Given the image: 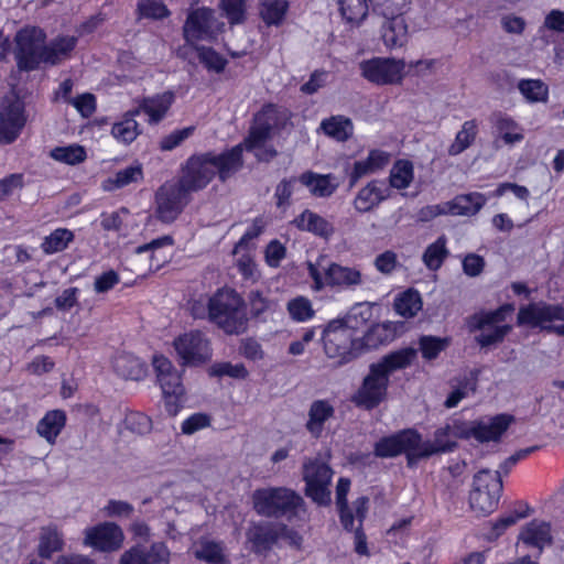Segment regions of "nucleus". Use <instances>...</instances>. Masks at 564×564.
Returning <instances> with one entry per match:
<instances>
[{
  "label": "nucleus",
  "mask_w": 564,
  "mask_h": 564,
  "mask_svg": "<svg viewBox=\"0 0 564 564\" xmlns=\"http://www.w3.org/2000/svg\"><path fill=\"white\" fill-rule=\"evenodd\" d=\"M518 89L529 102H545L549 98V87L540 79H521Z\"/></svg>",
  "instance_id": "obj_47"
},
{
  "label": "nucleus",
  "mask_w": 564,
  "mask_h": 564,
  "mask_svg": "<svg viewBox=\"0 0 564 564\" xmlns=\"http://www.w3.org/2000/svg\"><path fill=\"white\" fill-rule=\"evenodd\" d=\"M544 31L564 34V11L560 9H552L544 17V21L539 29V33L542 34Z\"/></svg>",
  "instance_id": "obj_64"
},
{
  "label": "nucleus",
  "mask_w": 564,
  "mask_h": 564,
  "mask_svg": "<svg viewBox=\"0 0 564 564\" xmlns=\"http://www.w3.org/2000/svg\"><path fill=\"white\" fill-rule=\"evenodd\" d=\"M174 349L185 366H198L207 362L213 355L209 339L199 330H191L176 337Z\"/></svg>",
  "instance_id": "obj_16"
},
{
  "label": "nucleus",
  "mask_w": 564,
  "mask_h": 564,
  "mask_svg": "<svg viewBox=\"0 0 564 564\" xmlns=\"http://www.w3.org/2000/svg\"><path fill=\"white\" fill-rule=\"evenodd\" d=\"M332 478L333 470L327 464L318 459H310L304 463L305 494L317 505L326 506L330 502L329 485Z\"/></svg>",
  "instance_id": "obj_15"
},
{
  "label": "nucleus",
  "mask_w": 564,
  "mask_h": 564,
  "mask_svg": "<svg viewBox=\"0 0 564 564\" xmlns=\"http://www.w3.org/2000/svg\"><path fill=\"white\" fill-rule=\"evenodd\" d=\"M197 56L199 62L210 72L221 73L226 65L227 59L219 53L210 47L197 46Z\"/></svg>",
  "instance_id": "obj_57"
},
{
  "label": "nucleus",
  "mask_w": 564,
  "mask_h": 564,
  "mask_svg": "<svg viewBox=\"0 0 564 564\" xmlns=\"http://www.w3.org/2000/svg\"><path fill=\"white\" fill-rule=\"evenodd\" d=\"M350 479L341 477L338 479L336 486V506L339 511L340 522L343 527L348 531L354 530V522L356 516L354 506L349 507L347 501V495L350 490Z\"/></svg>",
  "instance_id": "obj_36"
},
{
  "label": "nucleus",
  "mask_w": 564,
  "mask_h": 564,
  "mask_svg": "<svg viewBox=\"0 0 564 564\" xmlns=\"http://www.w3.org/2000/svg\"><path fill=\"white\" fill-rule=\"evenodd\" d=\"M170 558L166 544L154 542L150 546H132L121 555L119 564H170Z\"/></svg>",
  "instance_id": "obj_24"
},
{
  "label": "nucleus",
  "mask_w": 564,
  "mask_h": 564,
  "mask_svg": "<svg viewBox=\"0 0 564 564\" xmlns=\"http://www.w3.org/2000/svg\"><path fill=\"white\" fill-rule=\"evenodd\" d=\"M369 507V499L367 497H359L354 501L355 520L358 521V527L355 530V551L360 555L368 554L367 538L361 530L362 522L367 516Z\"/></svg>",
  "instance_id": "obj_43"
},
{
  "label": "nucleus",
  "mask_w": 564,
  "mask_h": 564,
  "mask_svg": "<svg viewBox=\"0 0 564 564\" xmlns=\"http://www.w3.org/2000/svg\"><path fill=\"white\" fill-rule=\"evenodd\" d=\"M141 18L160 20L170 14L166 6L160 0H141L138 4Z\"/></svg>",
  "instance_id": "obj_60"
},
{
  "label": "nucleus",
  "mask_w": 564,
  "mask_h": 564,
  "mask_svg": "<svg viewBox=\"0 0 564 564\" xmlns=\"http://www.w3.org/2000/svg\"><path fill=\"white\" fill-rule=\"evenodd\" d=\"M321 129L337 141H346L352 135L354 126L351 120L344 116H333L321 122Z\"/></svg>",
  "instance_id": "obj_41"
},
{
  "label": "nucleus",
  "mask_w": 564,
  "mask_h": 564,
  "mask_svg": "<svg viewBox=\"0 0 564 564\" xmlns=\"http://www.w3.org/2000/svg\"><path fill=\"white\" fill-rule=\"evenodd\" d=\"M210 375L216 377H230L235 379H245L248 377V370L242 364L218 362L212 366Z\"/></svg>",
  "instance_id": "obj_63"
},
{
  "label": "nucleus",
  "mask_w": 564,
  "mask_h": 564,
  "mask_svg": "<svg viewBox=\"0 0 564 564\" xmlns=\"http://www.w3.org/2000/svg\"><path fill=\"white\" fill-rule=\"evenodd\" d=\"M63 546L62 534L54 525L43 527L39 536V555L43 558H50L53 553L59 551Z\"/></svg>",
  "instance_id": "obj_42"
},
{
  "label": "nucleus",
  "mask_w": 564,
  "mask_h": 564,
  "mask_svg": "<svg viewBox=\"0 0 564 564\" xmlns=\"http://www.w3.org/2000/svg\"><path fill=\"white\" fill-rule=\"evenodd\" d=\"M465 422L454 421L437 429L433 441H422L419 434L417 458L430 457L437 453L452 452L456 446L457 438H465Z\"/></svg>",
  "instance_id": "obj_18"
},
{
  "label": "nucleus",
  "mask_w": 564,
  "mask_h": 564,
  "mask_svg": "<svg viewBox=\"0 0 564 564\" xmlns=\"http://www.w3.org/2000/svg\"><path fill=\"white\" fill-rule=\"evenodd\" d=\"M478 133L476 120L465 121L462 129L456 133L453 143L448 148L449 155H458L468 149L475 141Z\"/></svg>",
  "instance_id": "obj_44"
},
{
  "label": "nucleus",
  "mask_w": 564,
  "mask_h": 564,
  "mask_svg": "<svg viewBox=\"0 0 564 564\" xmlns=\"http://www.w3.org/2000/svg\"><path fill=\"white\" fill-rule=\"evenodd\" d=\"M414 178V169L412 162L408 160H398L390 171V185L397 189H404L410 186Z\"/></svg>",
  "instance_id": "obj_46"
},
{
  "label": "nucleus",
  "mask_w": 564,
  "mask_h": 564,
  "mask_svg": "<svg viewBox=\"0 0 564 564\" xmlns=\"http://www.w3.org/2000/svg\"><path fill=\"white\" fill-rule=\"evenodd\" d=\"M557 321H564V306L560 304L531 303L521 307L518 313L519 325L539 327L564 336V324L560 326L552 325L553 322Z\"/></svg>",
  "instance_id": "obj_14"
},
{
  "label": "nucleus",
  "mask_w": 564,
  "mask_h": 564,
  "mask_svg": "<svg viewBox=\"0 0 564 564\" xmlns=\"http://www.w3.org/2000/svg\"><path fill=\"white\" fill-rule=\"evenodd\" d=\"M383 21L380 26V39L389 51L400 50L406 46L411 37L408 19L401 12L399 1L388 2L387 7H377Z\"/></svg>",
  "instance_id": "obj_13"
},
{
  "label": "nucleus",
  "mask_w": 564,
  "mask_h": 564,
  "mask_svg": "<svg viewBox=\"0 0 564 564\" xmlns=\"http://www.w3.org/2000/svg\"><path fill=\"white\" fill-rule=\"evenodd\" d=\"M496 127L507 144H514L523 140L522 132L510 117L499 116L496 120Z\"/></svg>",
  "instance_id": "obj_56"
},
{
  "label": "nucleus",
  "mask_w": 564,
  "mask_h": 564,
  "mask_svg": "<svg viewBox=\"0 0 564 564\" xmlns=\"http://www.w3.org/2000/svg\"><path fill=\"white\" fill-rule=\"evenodd\" d=\"M415 348L405 347L383 356L371 364L369 373L355 395V402L366 409L377 406L387 395L389 377L397 370L409 367L416 358Z\"/></svg>",
  "instance_id": "obj_2"
},
{
  "label": "nucleus",
  "mask_w": 564,
  "mask_h": 564,
  "mask_svg": "<svg viewBox=\"0 0 564 564\" xmlns=\"http://www.w3.org/2000/svg\"><path fill=\"white\" fill-rule=\"evenodd\" d=\"M339 10L347 23L358 25L368 13L366 0H340Z\"/></svg>",
  "instance_id": "obj_50"
},
{
  "label": "nucleus",
  "mask_w": 564,
  "mask_h": 564,
  "mask_svg": "<svg viewBox=\"0 0 564 564\" xmlns=\"http://www.w3.org/2000/svg\"><path fill=\"white\" fill-rule=\"evenodd\" d=\"M512 417L507 414H499L494 417L484 419L474 422H465V438L474 437L478 442L498 441L507 431Z\"/></svg>",
  "instance_id": "obj_23"
},
{
  "label": "nucleus",
  "mask_w": 564,
  "mask_h": 564,
  "mask_svg": "<svg viewBox=\"0 0 564 564\" xmlns=\"http://www.w3.org/2000/svg\"><path fill=\"white\" fill-rule=\"evenodd\" d=\"M476 382L474 379L468 378L464 381L459 382L457 387L449 393L448 398L445 401V406L447 409H452L457 406V404L468 395L475 392Z\"/></svg>",
  "instance_id": "obj_62"
},
{
  "label": "nucleus",
  "mask_w": 564,
  "mask_h": 564,
  "mask_svg": "<svg viewBox=\"0 0 564 564\" xmlns=\"http://www.w3.org/2000/svg\"><path fill=\"white\" fill-rule=\"evenodd\" d=\"M394 337V329L389 323H379L372 325L361 338H359L360 352L364 349H376L381 345H387Z\"/></svg>",
  "instance_id": "obj_37"
},
{
  "label": "nucleus",
  "mask_w": 564,
  "mask_h": 564,
  "mask_svg": "<svg viewBox=\"0 0 564 564\" xmlns=\"http://www.w3.org/2000/svg\"><path fill=\"white\" fill-rule=\"evenodd\" d=\"M389 195V187L382 181L372 180L357 192L352 205L356 212L365 214L378 207Z\"/></svg>",
  "instance_id": "obj_26"
},
{
  "label": "nucleus",
  "mask_w": 564,
  "mask_h": 564,
  "mask_svg": "<svg viewBox=\"0 0 564 564\" xmlns=\"http://www.w3.org/2000/svg\"><path fill=\"white\" fill-rule=\"evenodd\" d=\"M278 523H253L246 533L247 542L251 551L259 555H265L279 541Z\"/></svg>",
  "instance_id": "obj_25"
},
{
  "label": "nucleus",
  "mask_w": 564,
  "mask_h": 564,
  "mask_svg": "<svg viewBox=\"0 0 564 564\" xmlns=\"http://www.w3.org/2000/svg\"><path fill=\"white\" fill-rule=\"evenodd\" d=\"M152 364L162 389L165 410L175 416L183 405L185 393L181 373L171 360L162 355L154 356Z\"/></svg>",
  "instance_id": "obj_12"
},
{
  "label": "nucleus",
  "mask_w": 564,
  "mask_h": 564,
  "mask_svg": "<svg viewBox=\"0 0 564 564\" xmlns=\"http://www.w3.org/2000/svg\"><path fill=\"white\" fill-rule=\"evenodd\" d=\"M175 100L172 91H164L152 97H147L139 104V113L142 111L149 117L150 123H158L166 116Z\"/></svg>",
  "instance_id": "obj_30"
},
{
  "label": "nucleus",
  "mask_w": 564,
  "mask_h": 564,
  "mask_svg": "<svg viewBox=\"0 0 564 564\" xmlns=\"http://www.w3.org/2000/svg\"><path fill=\"white\" fill-rule=\"evenodd\" d=\"M74 234L66 228H58L46 236L41 245L44 253L53 254L65 250L73 241Z\"/></svg>",
  "instance_id": "obj_48"
},
{
  "label": "nucleus",
  "mask_w": 564,
  "mask_h": 564,
  "mask_svg": "<svg viewBox=\"0 0 564 564\" xmlns=\"http://www.w3.org/2000/svg\"><path fill=\"white\" fill-rule=\"evenodd\" d=\"M84 533L85 545L104 552L118 550L124 540L122 529L113 522H104L87 528Z\"/></svg>",
  "instance_id": "obj_22"
},
{
  "label": "nucleus",
  "mask_w": 564,
  "mask_h": 564,
  "mask_svg": "<svg viewBox=\"0 0 564 564\" xmlns=\"http://www.w3.org/2000/svg\"><path fill=\"white\" fill-rule=\"evenodd\" d=\"M225 23L215 17V12L208 8H199L193 11L184 25V34L187 41H210L223 32Z\"/></svg>",
  "instance_id": "obj_19"
},
{
  "label": "nucleus",
  "mask_w": 564,
  "mask_h": 564,
  "mask_svg": "<svg viewBox=\"0 0 564 564\" xmlns=\"http://www.w3.org/2000/svg\"><path fill=\"white\" fill-rule=\"evenodd\" d=\"M286 9L284 0H268L262 2L260 13L268 25H279L284 19Z\"/></svg>",
  "instance_id": "obj_54"
},
{
  "label": "nucleus",
  "mask_w": 564,
  "mask_h": 564,
  "mask_svg": "<svg viewBox=\"0 0 564 564\" xmlns=\"http://www.w3.org/2000/svg\"><path fill=\"white\" fill-rule=\"evenodd\" d=\"M288 115L284 110L273 106H264L256 116L249 135L242 144L249 151H256V155L260 160H270L275 155L273 149H265L262 153L258 150L262 149L265 142L272 137L274 131L285 124Z\"/></svg>",
  "instance_id": "obj_6"
},
{
  "label": "nucleus",
  "mask_w": 564,
  "mask_h": 564,
  "mask_svg": "<svg viewBox=\"0 0 564 564\" xmlns=\"http://www.w3.org/2000/svg\"><path fill=\"white\" fill-rule=\"evenodd\" d=\"M212 417L207 413L197 412L191 414L181 424V431L184 435H193L198 431L209 427Z\"/></svg>",
  "instance_id": "obj_61"
},
{
  "label": "nucleus",
  "mask_w": 564,
  "mask_h": 564,
  "mask_svg": "<svg viewBox=\"0 0 564 564\" xmlns=\"http://www.w3.org/2000/svg\"><path fill=\"white\" fill-rule=\"evenodd\" d=\"M139 115V109L128 111L120 121L116 122L111 128L113 138L123 143L129 144L133 142L140 134L139 123L135 117Z\"/></svg>",
  "instance_id": "obj_38"
},
{
  "label": "nucleus",
  "mask_w": 564,
  "mask_h": 564,
  "mask_svg": "<svg viewBox=\"0 0 564 564\" xmlns=\"http://www.w3.org/2000/svg\"><path fill=\"white\" fill-rule=\"evenodd\" d=\"M77 43L75 35H58L45 43V65L55 66L69 59Z\"/></svg>",
  "instance_id": "obj_28"
},
{
  "label": "nucleus",
  "mask_w": 564,
  "mask_h": 564,
  "mask_svg": "<svg viewBox=\"0 0 564 564\" xmlns=\"http://www.w3.org/2000/svg\"><path fill=\"white\" fill-rule=\"evenodd\" d=\"M360 76L378 86L401 85L406 76V62L403 58L373 56L358 64Z\"/></svg>",
  "instance_id": "obj_9"
},
{
  "label": "nucleus",
  "mask_w": 564,
  "mask_h": 564,
  "mask_svg": "<svg viewBox=\"0 0 564 564\" xmlns=\"http://www.w3.org/2000/svg\"><path fill=\"white\" fill-rule=\"evenodd\" d=\"M502 487L500 471L496 474L489 469L479 470L474 476V487L469 495L470 508L479 516L490 514L499 505Z\"/></svg>",
  "instance_id": "obj_11"
},
{
  "label": "nucleus",
  "mask_w": 564,
  "mask_h": 564,
  "mask_svg": "<svg viewBox=\"0 0 564 564\" xmlns=\"http://www.w3.org/2000/svg\"><path fill=\"white\" fill-rule=\"evenodd\" d=\"M207 315L228 335L247 329L248 318L242 299L232 290H219L207 301Z\"/></svg>",
  "instance_id": "obj_4"
},
{
  "label": "nucleus",
  "mask_w": 564,
  "mask_h": 564,
  "mask_svg": "<svg viewBox=\"0 0 564 564\" xmlns=\"http://www.w3.org/2000/svg\"><path fill=\"white\" fill-rule=\"evenodd\" d=\"M293 224L297 229L311 232L324 239L330 238L335 231L330 221L310 209H305L295 217Z\"/></svg>",
  "instance_id": "obj_31"
},
{
  "label": "nucleus",
  "mask_w": 564,
  "mask_h": 564,
  "mask_svg": "<svg viewBox=\"0 0 564 564\" xmlns=\"http://www.w3.org/2000/svg\"><path fill=\"white\" fill-rule=\"evenodd\" d=\"M419 433L403 430L393 435L380 438L375 444V455L380 458L395 457L405 453L409 460L417 458Z\"/></svg>",
  "instance_id": "obj_20"
},
{
  "label": "nucleus",
  "mask_w": 564,
  "mask_h": 564,
  "mask_svg": "<svg viewBox=\"0 0 564 564\" xmlns=\"http://www.w3.org/2000/svg\"><path fill=\"white\" fill-rule=\"evenodd\" d=\"M55 161L75 165L82 163L86 159V151L82 145L70 144L67 147H57L50 153Z\"/></svg>",
  "instance_id": "obj_52"
},
{
  "label": "nucleus",
  "mask_w": 564,
  "mask_h": 564,
  "mask_svg": "<svg viewBox=\"0 0 564 564\" xmlns=\"http://www.w3.org/2000/svg\"><path fill=\"white\" fill-rule=\"evenodd\" d=\"M519 541L529 547L536 549L541 553L545 546L552 543L550 523L533 519L522 528Z\"/></svg>",
  "instance_id": "obj_27"
},
{
  "label": "nucleus",
  "mask_w": 564,
  "mask_h": 564,
  "mask_svg": "<svg viewBox=\"0 0 564 564\" xmlns=\"http://www.w3.org/2000/svg\"><path fill=\"white\" fill-rule=\"evenodd\" d=\"M173 245V239L170 236H163L158 239L152 240L149 243H144L135 248V254L142 256L148 254L149 259V270L155 271L159 270L162 263L165 261V256L162 254L163 247H171Z\"/></svg>",
  "instance_id": "obj_39"
},
{
  "label": "nucleus",
  "mask_w": 564,
  "mask_h": 564,
  "mask_svg": "<svg viewBox=\"0 0 564 564\" xmlns=\"http://www.w3.org/2000/svg\"><path fill=\"white\" fill-rule=\"evenodd\" d=\"M196 558L205 561L209 564H224V551L223 546L214 541L200 540L194 550Z\"/></svg>",
  "instance_id": "obj_49"
},
{
  "label": "nucleus",
  "mask_w": 564,
  "mask_h": 564,
  "mask_svg": "<svg viewBox=\"0 0 564 564\" xmlns=\"http://www.w3.org/2000/svg\"><path fill=\"white\" fill-rule=\"evenodd\" d=\"M242 166V144L216 154L206 152L189 156L183 166L178 182L189 193L204 189L218 175L226 182Z\"/></svg>",
  "instance_id": "obj_1"
},
{
  "label": "nucleus",
  "mask_w": 564,
  "mask_h": 564,
  "mask_svg": "<svg viewBox=\"0 0 564 564\" xmlns=\"http://www.w3.org/2000/svg\"><path fill=\"white\" fill-rule=\"evenodd\" d=\"M299 183L315 197H329L339 185L337 177L333 174H318L312 171L302 173L299 176Z\"/></svg>",
  "instance_id": "obj_29"
},
{
  "label": "nucleus",
  "mask_w": 564,
  "mask_h": 564,
  "mask_svg": "<svg viewBox=\"0 0 564 564\" xmlns=\"http://www.w3.org/2000/svg\"><path fill=\"white\" fill-rule=\"evenodd\" d=\"M326 257L321 254L315 262H307L308 275L313 280V290L325 288L355 291L366 283V278L358 267H347L335 262L324 264Z\"/></svg>",
  "instance_id": "obj_5"
},
{
  "label": "nucleus",
  "mask_w": 564,
  "mask_h": 564,
  "mask_svg": "<svg viewBox=\"0 0 564 564\" xmlns=\"http://www.w3.org/2000/svg\"><path fill=\"white\" fill-rule=\"evenodd\" d=\"M422 308L420 293L414 290H408L394 300L395 312L404 317L411 318Z\"/></svg>",
  "instance_id": "obj_45"
},
{
  "label": "nucleus",
  "mask_w": 564,
  "mask_h": 564,
  "mask_svg": "<svg viewBox=\"0 0 564 564\" xmlns=\"http://www.w3.org/2000/svg\"><path fill=\"white\" fill-rule=\"evenodd\" d=\"M25 122L26 115L23 102L19 99H4L0 104V143L14 142Z\"/></svg>",
  "instance_id": "obj_21"
},
{
  "label": "nucleus",
  "mask_w": 564,
  "mask_h": 564,
  "mask_svg": "<svg viewBox=\"0 0 564 564\" xmlns=\"http://www.w3.org/2000/svg\"><path fill=\"white\" fill-rule=\"evenodd\" d=\"M361 306L354 307L344 323L332 322L324 329V350L328 358L337 359L338 364H345L360 354L359 338L355 337L354 328L357 327V317L365 323L370 312H362Z\"/></svg>",
  "instance_id": "obj_3"
},
{
  "label": "nucleus",
  "mask_w": 564,
  "mask_h": 564,
  "mask_svg": "<svg viewBox=\"0 0 564 564\" xmlns=\"http://www.w3.org/2000/svg\"><path fill=\"white\" fill-rule=\"evenodd\" d=\"M124 426L132 433L143 435L152 430V422L148 415L131 411L126 414Z\"/></svg>",
  "instance_id": "obj_59"
},
{
  "label": "nucleus",
  "mask_w": 564,
  "mask_h": 564,
  "mask_svg": "<svg viewBox=\"0 0 564 564\" xmlns=\"http://www.w3.org/2000/svg\"><path fill=\"white\" fill-rule=\"evenodd\" d=\"M286 310L291 318L299 323L310 321L315 314L312 302L305 296H296L290 300Z\"/></svg>",
  "instance_id": "obj_53"
},
{
  "label": "nucleus",
  "mask_w": 564,
  "mask_h": 564,
  "mask_svg": "<svg viewBox=\"0 0 564 564\" xmlns=\"http://www.w3.org/2000/svg\"><path fill=\"white\" fill-rule=\"evenodd\" d=\"M446 238L441 236L423 253V262L430 270H437L447 257Z\"/></svg>",
  "instance_id": "obj_51"
},
{
  "label": "nucleus",
  "mask_w": 564,
  "mask_h": 564,
  "mask_svg": "<svg viewBox=\"0 0 564 564\" xmlns=\"http://www.w3.org/2000/svg\"><path fill=\"white\" fill-rule=\"evenodd\" d=\"M66 424V413L63 410H51L39 421L37 434L48 444L54 445Z\"/></svg>",
  "instance_id": "obj_34"
},
{
  "label": "nucleus",
  "mask_w": 564,
  "mask_h": 564,
  "mask_svg": "<svg viewBox=\"0 0 564 564\" xmlns=\"http://www.w3.org/2000/svg\"><path fill=\"white\" fill-rule=\"evenodd\" d=\"M189 192L180 182L165 183L156 192V215L163 223H172L188 203Z\"/></svg>",
  "instance_id": "obj_17"
},
{
  "label": "nucleus",
  "mask_w": 564,
  "mask_h": 564,
  "mask_svg": "<svg viewBox=\"0 0 564 564\" xmlns=\"http://www.w3.org/2000/svg\"><path fill=\"white\" fill-rule=\"evenodd\" d=\"M335 413L334 406L327 400L314 401L308 410V420L305 424L308 433L315 437H321L325 423L333 417Z\"/></svg>",
  "instance_id": "obj_33"
},
{
  "label": "nucleus",
  "mask_w": 564,
  "mask_h": 564,
  "mask_svg": "<svg viewBox=\"0 0 564 564\" xmlns=\"http://www.w3.org/2000/svg\"><path fill=\"white\" fill-rule=\"evenodd\" d=\"M487 199L481 193H469L456 196L452 202L446 203L447 212L457 216H471L477 214L486 204Z\"/></svg>",
  "instance_id": "obj_35"
},
{
  "label": "nucleus",
  "mask_w": 564,
  "mask_h": 564,
  "mask_svg": "<svg viewBox=\"0 0 564 564\" xmlns=\"http://www.w3.org/2000/svg\"><path fill=\"white\" fill-rule=\"evenodd\" d=\"M115 372L130 380H140L145 376V365L135 356L129 352H117L112 358Z\"/></svg>",
  "instance_id": "obj_32"
},
{
  "label": "nucleus",
  "mask_w": 564,
  "mask_h": 564,
  "mask_svg": "<svg viewBox=\"0 0 564 564\" xmlns=\"http://www.w3.org/2000/svg\"><path fill=\"white\" fill-rule=\"evenodd\" d=\"M219 7L230 24H240L245 21L247 0H220Z\"/></svg>",
  "instance_id": "obj_55"
},
{
  "label": "nucleus",
  "mask_w": 564,
  "mask_h": 564,
  "mask_svg": "<svg viewBox=\"0 0 564 564\" xmlns=\"http://www.w3.org/2000/svg\"><path fill=\"white\" fill-rule=\"evenodd\" d=\"M512 312L513 306L507 304L496 311L481 312L471 316L468 323L469 328L479 332L476 341L481 347L501 343L512 328L506 323L507 316Z\"/></svg>",
  "instance_id": "obj_10"
},
{
  "label": "nucleus",
  "mask_w": 564,
  "mask_h": 564,
  "mask_svg": "<svg viewBox=\"0 0 564 564\" xmlns=\"http://www.w3.org/2000/svg\"><path fill=\"white\" fill-rule=\"evenodd\" d=\"M45 32L36 26L21 29L14 36V58L22 72H31L45 65Z\"/></svg>",
  "instance_id": "obj_8"
},
{
  "label": "nucleus",
  "mask_w": 564,
  "mask_h": 564,
  "mask_svg": "<svg viewBox=\"0 0 564 564\" xmlns=\"http://www.w3.org/2000/svg\"><path fill=\"white\" fill-rule=\"evenodd\" d=\"M143 178V170L141 164L135 163L116 172L111 177L107 178L104 183V188L113 191L122 188L132 183H139Z\"/></svg>",
  "instance_id": "obj_40"
},
{
  "label": "nucleus",
  "mask_w": 564,
  "mask_h": 564,
  "mask_svg": "<svg viewBox=\"0 0 564 564\" xmlns=\"http://www.w3.org/2000/svg\"><path fill=\"white\" fill-rule=\"evenodd\" d=\"M256 512L263 517L295 516L304 505L303 498L286 487H268L252 494Z\"/></svg>",
  "instance_id": "obj_7"
},
{
  "label": "nucleus",
  "mask_w": 564,
  "mask_h": 564,
  "mask_svg": "<svg viewBox=\"0 0 564 564\" xmlns=\"http://www.w3.org/2000/svg\"><path fill=\"white\" fill-rule=\"evenodd\" d=\"M419 345L423 358L426 360H432L435 359L438 354L447 347L448 341L446 338L422 336L419 340Z\"/></svg>",
  "instance_id": "obj_58"
}]
</instances>
